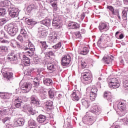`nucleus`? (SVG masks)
Returning <instances> with one entry per match:
<instances>
[{
    "mask_svg": "<svg viewBox=\"0 0 128 128\" xmlns=\"http://www.w3.org/2000/svg\"><path fill=\"white\" fill-rule=\"evenodd\" d=\"M22 54L20 52L14 53L11 52L7 56V60L12 64H16L18 60H22Z\"/></svg>",
    "mask_w": 128,
    "mask_h": 128,
    "instance_id": "f257e3e1",
    "label": "nucleus"
},
{
    "mask_svg": "<svg viewBox=\"0 0 128 128\" xmlns=\"http://www.w3.org/2000/svg\"><path fill=\"white\" fill-rule=\"evenodd\" d=\"M12 24H9L7 26V31L8 34L11 36H14L18 34V32L19 28L18 26H12Z\"/></svg>",
    "mask_w": 128,
    "mask_h": 128,
    "instance_id": "f03ea898",
    "label": "nucleus"
},
{
    "mask_svg": "<svg viewBox=\"0 0 128 128\" xmlns=\"http://www.w3.org/2000/svg\"><path fill=\"white\" fill-rule=\"evenodd\" d=\"M108 86L110 88H120V82L116 78H111L108 80Z\"/></svg>",
    "mask_w": 128,
    "mask_h": 128,
    "instance_id": "7ed1b4c3",
    "label": "nucleus"
},
{
    "mask_svg": "<svg viewBox=\"0 0 128 128\" xmlns=\"http://www.w3.org/2000/svg\"><path fill=\"white\" fill-rule=\"evenodd\" d=\"M8 70V69L7 68H3L1 70V72L4 78H6V80L8 81L12 80L13 74L12 72H10Z\"/></svg>",
    "mask_w": 128,
    "mask_h": 128,
    "instance_id": "20e7f679",
    "label": "nucleus"
},
{
    "mask_svg": "<svg viewBox=\"0 0 128 128\" xmlns=\"http://www.w3.org/2000/svg\"><path fill=\"white\" fill-rule=\"evenodd\" d=\"M70 60H72V58L70 54H68L64 56L62 59L61 64L64 66H66L70 64Z\"/></svg>",
    "mask_w": 128,
    "mask_h": 128,
    "instance_id": "39448f33",
    "label": "nucleus"
},
{
    "mask_svg": "<svg viewBox=\"0 0 128 128\" xmlns=\"http://www.w3.org/2000/svg\"><path fill=\"white\" fill-rule=\"evenodd\" d=\"M17 26H18L19 30H20V34L21 35L23 36L25 38H28V32H26V26H24L22 24V22H18L17 24Z\"/></svg>",
    "mask_w": 128,
    "mask_h": 128,
    "instance_id": "423d86ee",
    "label": "nucleus"
},
{
    "mask_svg": "<svg viewBox=\"0 0 128 128\" xmlns=\"http://www.w3.org/2000/svg\"><path fill=\"white\" fill-rule=\"evenodd\" d=\"M20 88L24 94L32 90V84L30 83L24 82L21 86Z\"/></svg>",
    "mask_w": 128,
    "mask_h": 128,
    "instance_id": "0eeeda50",
    "label": "nucleus"
},
{
    "mask_svg": "<svg viewBox=\"0 0 128 128\" xmlns=\"http://www.w3.org/2000/svg\"><path fill=\"white\" fill-rule=\"evenodd\" d=\"M22 98L20 96H16L14 99L13 104L14 106V108H20L22 106Z\"/></svg>",
    "mask_w": 128,
    "mask_h": 128,
    "instance_id": "6e6552de",
    "label": "nucleus"
},
{
    "mask_svg": "<svg viewBox=\"0 0 128 128\" xmlns=\"http://www.w3.org/2000/svg\"><path fill=\"white\" fill-rule=\"evenodd\" d=\"M9 15L12 18H18V8L14 7H10L8 10Z\"/></svg>",
    "mask_w": 128,
    "mask_h": 128,
    "instance_id": "1a4fd4ad",
    "label": "nucleus"
},
{
    "mask_svg": "<svg viewBox=\"0 0 128 128\" xmlns=\"http://www.w3.org/2000/svg\"><path fill=\"white\" fill-rule=\"evenodd\" d=\"M82 122L84 124H92L96 122L94 119V117L92 116H86L82 118Z\"/></svg>",
    "mask_w": 128,
    "mask_h": 128,
    "instance_id": "9d476101",
    "label": "nucleus"
},
{
    "mask_svg": "<svg viewBox=\"0 0 128 128\" xmlns=\"http://www.w3.org/2000/svg\"><path fill=\"white\" fill-rule=\"evenodd\" d=\"M82 76L85 84H88L92 82V74H90V72L85 73L82 74Z\"/></svg>",
    "mask_w": 128,
    "mask_h": 128,
    "instance_id": "9b49d317",
    "label": "nucleus"
},
{
    "mask_svg": "<svg viewBox=\"0 0 128 128\" xmlns=\"http://www.w3.org/2000/svg\"><path fill=\"white\" fill-rule=\"evenodd\" d=\"M30 103L36 106H40V99L38 98V96L36 95H32L30 98Z\"/></svg>",
    "mask_w": 128,
    "mask_h": 128,
    "instance_id": "f8f14e48",
    "label": "nucleus"
},
{
    "mask_svg": "<svg viewBox=\"0 0 128 128\" xmlns=\"http://www.w3.org/2000/svg\"><path fill=\"white\" fill-rule=\"evenodd\" d=\"M34 92H40V96H41L42 100L46 98V92L44 90L40 87H36L34 90Z\"/></svg>",
    "mask_w": 128,
    "mask_h": 128,
    "instance_id": "ddd939ff",
    "label": "nucleus"
},
{
    "mask_svg": "<svg viewBox=\"0 0 128 128\" xmlns=\"http://www.w3.org/2000/svg\"><path fill=\"white\" fill-rule=\"evenodd\" d=\"M24 110H28V112H29V114H32V116L36 114V111L32 109V107L30 104H24Z\"/></svg>",
    "mask_w": 128,
    "mask_h": 128,
    "instance_id": "4468645a",
    "label": "nucleus"
},
{
    "mask_svg": "<svg viewBox=\"0 0 128 128\" xmlns=\"http://www.w3.org/2000/svg\"><path fill=\"white\" fill-rule=\"evenodd\" d=\"M102 60L104 62H105V64H112L114 60V56H104L102 58Z\"/></svg>",
    "mask_w": 128,
    "mask_h": 128,
    "instance_id": "2eb2a0df",
    "label": "nucleus"
},
{
    "mask_svg": "<svg viewBox=\"0 0 128 128\" xmlns=\"http://www.w3.org/2000/svg\"><path fill=\"white\" fill-rule=\"evenodd\" d=\"M60 16L58 15L54 16V18L52 23L53 26H58L60 24Z\"/></svg>",
    "mask_w": 128,
    "mask_h": 128,
    "instance_id": "dca6fc26",
    "label": "nucleus"
},
{
    "mask_svg": "<svg viewBox=\"0 0 128 128\" xmlns=\"http://www.w3.org/2000/svg\"><path fill=\"white\" fill-rule=\"evenodd\" d=\"M36 120L40 124H46L47 122L46 116L42 114L39 115L37 117Z\"/></svg>",
    "mask_w": 128,
    "mask_h": 128,
    "instance_id": "f3484780",
    "label": "nucleus"
},
{
    "mask_svg": "<svg viewBox=\"0 0 128 128\" xmlns=\"http://www.w3.org/2000/svg\"><path fill=\"white\" fill-rule=\"evenodd\" d=\"M98 28L100 30H104L105 32H106V30H108L110 27L108 26V24L101 22L99 24Z\"/></svg>",
    "mask_w": 128,
    "mask_h": 128,
    "instance_id": "a211bd4d",
    "label": "nucleus"
},
{
    "mask_svg": "<svg viewBox=\"0 0 128 128\" xmlns=\"http://www.w3.org/2000/svg\"><path fill=\"white\" fill-rule=\"evenodd\" d=\"M90 112L98 116L102 112V109H100V108H98L97 106H94L90 108Z\"/></svg>",
    "mask_w": 128,
    "mask_h": 128,
    "instance_id": "6ab92c4d",
    "label": "nucleus"
},
{
    "mask_svg": "<svg viewBox=\"0 0 128 128\" xmlns=\"http://www.w3.org/2000/svg\"><path fill=\"white\" fill-rule=\"evenodd\" d=\"M82 104L85 108H88L90 106V102L88 100V98H84L81 100Z\"/></svg>",
    "mask_w": 128,
    "mask_h": 128,
    "instance_id": "aec40b11",
    "label": "nucleus"
},
{
    "mask_svg": "<svg viewBox=\"0 0 128 128\" xmlns=\"http://www.w3.org/2000/svg\"><path fill=\"white\" fill-rule=\"evenodd\" d=\"M71 98L73 100H76V102L80 100V98L78 97V91L74 90L71 94Z\"/></svg>",
    "mask_w": 128,
    "mask_h": 128,
    "instance_id": "412c9836",
    "label": "nucleus"
},
{
    "mask_svg": "<svg viewBox=\"0 0 128 128\" xmlns=\"http://www.w3.org/2000/svg\"><path fill=\"white\" fill-rule=\"evenodd\" d=\"M60 38V34L58 32H56L54 36H50V40L54 44V42H56L58 39Z\"/></svg>",
    "mask_w": 128,
    "mask_h": 128,
    "instance_id": "4be33fe9",
    "label": "nucleus"
},
{
    "mask_svg": "<svg viewBox=\"0 0 128 128\" xmlns=\"http://www.w3.org/2000/svg\"><path fill=\"white\" fill-rule=\"evenodd\" d=\"M68 26L71 30H78V28H80V25L76 22H70L68 24Z\"/></svg>",
    "mask_w": 128,
    "mask_h": 128,
    "instance_id": "5701e85b",
    "label": "nucleus"
},
{
    "mask_svg": "<svg viewBox=\"0 0 128 128\" xmlns=\"http://www.w3.org/2000/svg\"><path fill=\"white\" fill-rule=\"evenodd\" d=\"M104 98H105L108 102H112V93L108 91H106L104 92Z\"/></svg>",
    "mask_w": 128,
    "mask_h": 128,
    "instance_id": "b1692460",
    "label": "nucleus"
},
{
    "mask_svg": "<svg viewBox=\"0 0 128 128\" xmlns=\"http://www.w3.org/2000/svg\"><path fill=\"white\" fill-rule=\"evenodd\" d=\"M43 82L45 86H50L52 84V80L48 78H44Z\"/></svg>",
    "mask_w": 128,
    "mask_h": 128,
    "instance_id": "393cba45",
    "label": "nucleus"
},
{
    "mask_svg": "<svg viewBox=\"0 0 128 128\" xmlns=\"http://www.w3.org/2000/svg\"><path fill=\"white\" fill-rule=\"evenodd\" d=\"M50 4H51V6L53 8L54 12H56L58 10V3L56 2V0H49Z\"/></svg>",
    "mask_w": 128,
    "mask_h": 128,
    "instance_id": "a878e982",
    "label": "nucleus"
},
{
    "mask_svg": "<svg viewBox=\"0 0 128 128\" xmlns=\"http://www.w3.org/2000/svg\"><path fill=\"white\" fill-rule=\"evenodd\" d=\"M43 72L40 71V70L38 69L37 72V78H35L34 80H36V82L38 81L40 82V80H42V78H43L44 75H42Z\"/></svg>",
    "mask_w": 128,
    "mask_h": 128,
    "instance_id": "bb28decb",
    "label": "nucleus"
},
{
    "mask_svg": "<svg viewBox=\"0 0 128 128\" xmlns=\"http://www.w3.org/2000/svg\"><path fill=\"white\" fill-rule=\"evenodd\" d=\"M47 68L50 72H54L56 70V68L54 64L52 63L47 64Z\"/></svg>",
    "mask_w": 128,
    "mask_h": 128,
    "instance_id": "cd10ccee",
    "label": "nucleus"
},
{
    "mask_svg": "<svg viewBox=\"0 0 128 128\" xmlns=\"http://www.w3.org/2000/svg\"><path fill=\"white\" fill-rule=\"evenodd\" d=\"M15 124L17 126H22L24 124V120L22 118H19L16 122H15Z\"/></svg>",
    "mask_w": 128,
    "mask_h": 128,
    "instance_id": "c85d7f7f",
    "label": "nucleus"
},
{
    "mask_svg": "<svg viewBox=\"0 0 128 128\" xmlns=\"http://www.w3.org/2000/svg\"><path fill=\"white\" fill-rule=\"evenodd\" d=\"M40 44H41V48L43 52L48 50V45L46 42H40Z\"/></svg>",
    "mask_w": 128,
    "mask_h": 128,
    "instance_id": "c756f323",
    "label": "nucleus"
},
{
    "mask_svg": "<svg viewBox=\"0 0 128 128\" xmlns=\"http://www.w3.org/2000/svg\"><path fill=\"white\" fill-rule=\"evenodd\" d=\"M90 52V49L88 47H84L80 52V54L82 56H86Z\"/></svg>",
    "mask_w": 128,
    "mask_h": 128,
    "instance_id": "7c9ffc66",
    "label": "nucleus"
},
{
    "mask_svg": "<svg viewBox=\"0 0 128 128\" xmlns=\"http://www.w3.org/2000/svg\"><path fill=\"white\" fill-rule=\"evenodd\" d=\"M10 4V2L9 0H5L0 2L1 6L2 8H8Z\"/></svg>",
    "mask_w": 128,
    "mask_h": 128,
    "instance_id": "2f4dec72",
    "label": "nucleus"
},
{
    "mask_svg": "<svg viewBox=\"0 0 128 128\" xmlns=\"http://www.w3.org/2000/svg\"><path fill=\"white\" fill-rule=\"evenodd\" d=\"M17 40L20 42H25L26 40H28V37H24L22 34H19L17 37Z\"/></svg>",
    "mask_w": 128,
    "mask_h": 128,
    "instance_id": "473e14b6",
    "label": "nucleus"
},
{
    "mask_svg": "<svg viewBox=\"0 0 128 128\" xmlns=\"http://www.w3.org/2000/svg\"><path fill=\"white\" fill-rule=\"evenodd\" d=\"M0 96L4 100H8L10 98V95L8 93L3 92L0 94Z\"/></svg>",
    "mask_w": 128,
    "mask_h": 128,
    "instance_id": "72a5a7b5",
    "label": "nucleus"
},
{
    "mask_svg": "<svg viewBox=\"0 0 128 128\" xmlns=\"http://www.w3.org/2000/svg\"><path fill=\"white\" fill-rule=\"evenodd\" d=\"M40 24L48 28V26H50V24H51L50 20L48 19V20H42L40 22Z\"/></svg>",
    "mask_w": 128,
    "mask_h": 128,
    "instance_id": "f704fd0d",
    "label": "nucleus"
},
{
    "mask_svg": "<svg viewBox=\"0 0 128 128\" xmlns=\"http://www.w3.org/2000/svg\"><path fill=\"white\" fill-rule=\"evenodd\" d=\"M118 108L124 110L126 108V104L124 102H120L118 104Z\"/></svg>",
    "mask_w": 128,
    "mask_h": 128,
    "instance_id": "c9c22d12",
    "label": "nucleus"
},
{
    "mask_svg": "<svg viewBox=\"0 0 128 128\" xmlns=\"http://www.w3.org/2000/svg\"><path fill=\"white\" fill-rule=\"evenodd\" d=\"M118 122H120V124H124V126L128 124V118L120 119V120H119Z\"/></svg>",
    "mask_w": 128,
    "mask_h": 128,
    "instance_id": "e433bc0d",
    "label": "nucleus"
},
{
    "mask_svg": "<svg viewBox=\"0 0 128 128\" xmlns=\"http://www.w3.org/2000/svg\"><path fill=\"white\" fill-rule=\"evenodd\" d=\"M53 104L52 102L49 100L45 103V106H46L48 110H52Z\"/></svg>",
    "mask_w": 128,
    "mask_h": 128,
    "instance_id": "4c0bfd02",
    "label": "nucleus"
},
{
    "mask_svg": "<svg viewBox=\"0 0 128 128\" xmlns=\"http://www.w3.org/2000/svg\"><path fill=\"white\" fill-rule=\"evenodd\" d=\"M8 50V48L6 46H0V52H6Z\"/></svg>",
    "mask_w": 128,
    "mask_h": 128,
    "instance_id": "58836bf2",
    "label": "nucleus"
},
{
    "mask_svg": "<svg viewBox=\"0 0 128 128\" xmlns=\"http://www.w3.org/2000/svg\"><path fill=\"white\" fill-rule=\"evenodd\" d=\"M0 42H1V44H4L5 46H8V44H10V40L2 38L0 40Z\"/></svg>",
    "mask_w": 128,
    "mask_h": 128,
    "instance_id": "ea45409f",
    "label": "nucleus"
},
{
    "mask_svg": "<svg viewBox=\"0 0 128 128\" xmlns=\"http://www.w3.org/2000/svg\"><path fill=\"white\" fill-rule=\"evenodd\" d=\"M26 22H27L29 26H33V24H36V22L32 20V19L26 18Z\"/></svg>",
    "mask_w": 128,
    "mask_h": 128,
    "instance_id": "a19ab883",
    "label": "nucleus"
},
{
    "mask_svg": "<svg viewBox=\"0 0 128 128\" xmlns=\"http://www.w3.org/2000/svg\"><path fill=\"white\" fill-rule=\"evenodd\" d=\"M6 114V110H0V120H2L4 118V116Z\"/></svg>",
    "mask_w": 128,
    "mask_h": 128,
    "instance_id": "79ce46f5",
    "label": "nucleus"
},
{
    "mask_svg": "<svg viewBox=\"0 0 128 128\" xmlns=\"http://www.w3.org/2000/svg\"><path fill=\"white\" fill-rule=\"evenodd\" d=\"M93 94H98V88L96 87H93L90 90V93Z\"/></svg>",
    "mask_w": 128,
    "mask_h": 128,
    "instance_id": "37998d69",
    "label": "nucleus"
},
{
    "mask_svg": "<svg viewBox=\"0 0 128 128\" xmlns=\"http://www.w3.org/2000/svg\"><path fill=\"white\" fill-rule=\"evenodd\" d=\"M30 128H34L36 126V122L34 120H32L30 122Z\"/></svg>",
    "mask_w": 128,
    "mask_h": 128,
    "instance_id": "c03bdc74",
    "label": "nucleus"
},
{
    "mask_svg": "<svg viewBox=\"0 0 128 128\" xmlns=\"http://www.w3.org/2000/svg\"><path fill=\"white\" fill-rule=\"evenodd\" d=\"M62 46V42H59L58 44H56L55 46H52L53 48H54V50H58Z\"/></svg>",
    "mask_w": 128,
    "mask_h": 128,
    "instance_id": "a18cd8bd",
    "label": "nucleus"
},
{
    "mask_svg": "<svg viewBox=\"0 0 128 128\" xmlns=\"http://www.w3.org/2000/svg\"><path fill=\"white\" fill-rule=\"evenodd\" d=\"M128 11L124 10L122 12V16L123 19L128 20Z\"/></svg>",
    "mask_w": 128,
    "mask_h": 128,
    "instance_id": "49530a36",
    "label": "nucleus"
},
{
    "mask_svg": "<svg viewBox=\"0 0 128 128\" xmlns=\"http://www.w3.org/2000/svg\"><path fill=\"white\" fill-rule=\"evenodd\" d=\"M28 46H29V50H35L36 48H34V44L32 43V42H28Z\"/></svg>",
    "mask_w": 128,
    "mask_h": 128,
    "instance_id": "de8ad7c7",
    "label": "nucleus"
},
{
    "mask_svg": "<svg viewBox=\"0 0 128 128\" xmlns=\"http://www.w3.org/2000/svg\"><path fill=\"white\" fill-rule=\"evenodd\" d=\"M48 96L50 98H53L54 96V92L52 90H49Z\"/></svg>",
    "mask_w": 128,
    "mask_h": 128,
    "instance_id": "09e8293b",
    "label": "nucleus"
},
{
    "mask_svg": "<svg viewBox=\"0 0 128 128\" xmlns=\"http://www.w3.org/2000/svg\"><path fill=\"white\" fill-rule=\"evenodd\" d=\"M106 38H108V35L106 34H102L101 36L100 37L98 42H102V40H106Z\"/></svg>",
    "mask_w": 128,
    "mask_h": 128,
    "instance_id": "8fccbe9b",
    "label": "nucleus"
},
{
    "mask_svg": "<svg viewBox=\"0 0 128 128\" xmlns=\"http://www.w3.org/2000/svg\"><path fill=\"white\" fill-rule=\"evenodd\" d=\"M34 50H29L26 52V54L29 56H32L34 54Z\"/></svg>",
    "mask_w": 128,
    "mask_h": 128,
    "instance_id": "3c124183",
    "label": "nucleus"
},
{
    "mask_svg": "<svg viewBox=\"0 0 128 128\" xmlns=\"http://www.w3.org/2000/svg\"><path fill=\"white\" fill-rule=\"evenodd\" d=\"M6 14V9L4 8H0V16H4Z\"/></svg>",
    "mask_w": 128,
    "mask_h": 128,
    "instance_id": "603ef678",
    "label": "nucleus"
},
{
    "mask_svg": "<svg viewBox=\"0 0 128 128\" xmlns=\"http://www.w3.org/2000/svg\"><path fill=\"white\" fill-rule=\"evenodd\" d=\"M22 60L24 62H30V58L26 57V55H22Z\"/></svg>",
    "mask_w": 128,
    "mask_h": 128,
    "instance_id": "864d4df0",
    "label": "nucleus"
},
{
    "mask_svg": "<svg viewBox=\"0 0 128 128\" xmlns=\"http://www.w3.org/2000/svg\"><path fill=\"white\" fill-rule=\"evenodd\" d=\"M17 42H18L16 40H12L11 42V44H10L12 48H16Z\"/></svg>",
    "mask_w": 128,
    "mask_h": 128,
    "instance_id": "5fc2aeb1",
    "label": "nucleus"
},
{
    "mask_svg": "<svg viewBox=\"0 0 128 128\" xmlns=\"http://www.w3.org/2000/svg\"><path fill=\"white\" fill-rule=\"evenodd\" d=\"M96 96H98V94L96 95V94H92L90 93V100H95L96 98Z\"/></svg>",
    "mask_w": 128,
    "mask_h": 128,
    "instance_id": "6e6d98bb",
    "label": "nucleus"
},
{
    "mask_svg": "<svg viewBox=\"0 0 128 128\" xmlns=\"http://www.w3.org/2000/svg\"><path fill=\"white\" fill-rule=\"evenodd\" d=\"M48 34V32L46 30H44L41 32V34H40V37L41 38H46V35Z\"/></svg>",
    "mask_w": 128,
    "mask_h": 128,
    "instance_id": "4d7b16f0",
    "label": "nucleus"
},
{
    "mask_svg": "<svg viewBox=\"0 0 128 128\" xmlns=\"http://www.w3.org/2000/svg\"><path fill=\"white\" fill-rule=\"evenodd\" d=\"M33 83L35 88H38L40 86V82H38V80L36 82V79H34Z\"/></svg>",
    "mask_w": 128,
    "mask_h": 128,
    "instance_id": "13d9d810",
    "label": "nucleus"
},
{
    "mask_svg": "<svg viewBox=\"0 0 128 128\" xmlns=\"http://www.w3.org/2000/svg\"><path fill=\"white\" fill-rule=\"evenodd\" d=\"M123 86L125 88H128V80L126 79L124 80Z\"/></svg>",
    "mask_w": 128,
    "mask_h": 128,
    "instance_id": "bf43d9fd",
    "label": "nucleus"
},
{
    "mask_svg": "<svg viewBox=\"0 0 128 128\" xmlns=\"http://www.w3.org/2000/svg\"><path fill=\"white\" fill-rule=\"evenodd\" d=\"M81 66L82 68H86V62L84 60H82L81 62Z\"/></svg>",
    "mask_w": 128,
    "mask_h": 128,
    "instance_id": "052dcab7",
    "label": "nucleus"
},
{
    "mask_svg": "<svg viewBox=\"0 0 128 128\" xmlns=\"http://www.w3.org/2000/svg\"><path fill=\"white\" fill-rule=\"evenodd\" d=\"M6 22H8V20H6V18L0 19V24H6Z\"/></svg>",
    "mask_w": 128,
    "mask_h": 128,
    "instance_id": "680f3d73",
    "label": "nucleus"
},
{
    "mask_svg": "<svg viewBox=\"0 0 128 128\" xmlns=\"http://www.w3.org/2000/svg\"><path fill=\"white\" fill-rule=\"evenodd\" d=\"M75 36L77 38H82V34H80V32H76Z\"/></svg>",
    "mask_w": 128,
    "mask_h": 128,
    "instance_id": "e2e57ef3",
    "label": "nucleus"
},
{
    "mask_svg": "<svg viewBox=\"0 0 128 128\" xmlns=\"http://www.w3.org/2000/svg\"><path fill=\"white\" fill-rule=\"evenodd\" d=\"M30 6H31V7L33 10L34 8H38V4H31Z\"/></svg>",
    "mask_w": 128,
    "mask_h": 128,
    "instance_id": "0e129e2a",
    "label": "nucleus"
},
{
    "mask_svg": "<svg viewBox=\"0 0 128 128\" xmlns=\"http://www.w3.org/2000/svg\"><path fill=\"white\" fill-rule=\"evenodd\" d=\"M107 8L108 10H110V12H114V8L112 6H107Z\"/></svg>",
    "mask_w": 128,
    "mask_h": 128,
    "instance_id": "69168bd1",
    "label": "nucleus"
},
{
    "mask_svg": "<svg viewBox=\"0 0 128 128\" xmlns=\"http://www.w3.org/2000/svg\"><path fill=\"white\" fill-rule=\"evenodd\" d=\"M112 14H114V16H118V14H119L118 10H114H114L112 12Z\"/></svg>",
    "mask_w": 128,
    "mask_h": 128,
    "instance_id": "338daca9",
    "label": "nucleus"
},
{
    "mask_svg": "<svg viewBox=\"0 0 128 128\" xmlns=\"http://www.w3.org/2000/svg\"><path fill=\"white\" fill-rule=\"evenodd\" d=\"M47 56H48L49 58L52 56H54V52H48L46 54Z\"/></svg>",
    "mask_w": 128,
    "mask_h": 128,
    "instance_id": "774afa93",
    "label": "nucleus"
}]
</instances>
